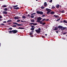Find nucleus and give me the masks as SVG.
<instances>
[{
	"label": "nucleus",
	"instance_id": "nucleus-1",
	"mask_svg": "<svg viewBox=\"0 0 67 67\" xmlns=\"http://www.w3.org/2000/svg\"><path fill=\"white\" fill-rule=\"evenodd\" d=\"M37 14H40V15H43V12L39 11H37Z\"/></svg>",
	"mask_w": 67,
	"mask_h": 67
},
{
	"label": "nucleus",
	"instance_id": "nucleus-2",
	"mask_svg": "<svg viewBox=\"0 0 67 67\" xmlns=\"http://www.w3.org/2000/svg\"><path fill=\"white\" fill-rule=\"evenodd\" d=\"M46 10L48 12H47V14H48L49 13H50V12L51 11V9H48V8L46 9Z\"/></svg>",
	"mask_w": 67,
	"mask_h": 67
},
{
	"label": "nucleus",
	"instance_id": "nucleus-3",
	"mask_svg": "<svg viewBox=\"0 0 67 67\" xmlns=\"http://www.w3.org/2000/svg\"><path fill=\"white\" fill-rule=\"evenodd\" d=\"M41 28H38V29L36 30L35 31L36 32H37V33H40V31H41Z\"/></svg>",
	"mask_w": 67,
	"mask_h": 67
},
{
	"label": "nucleus",
	"instance_id": "nucleus-4",
	"mask_svg": "<svg viewBox=\"0 0 67 67\" xmlns=\"http://www.w3.org/2000/svg\"><path fill=\"white\" fill-rule=\"evenodd\" d=\"M37 22H38L41 20V17H39L37 18Z\"/></svg>",
	"mask_w": 67,
	"mask_h": 67
},
{
	"label": "nucleus",
	"instance_id": "nucleus-5",
	"mask_svg": "<svg viewBox=\"0 0 67 67\" xmlns=\"http://www.w3.org/2000/svg\"><path fill=\"white\" fill-rule=\"evenodd\" d=\"M17 32H18V31L17 30H13V33L14 34H15V33H16Z\"/></svg>",
	"mask_w": 67,
	"mask_h": 67
},
{
	"label": "nucleus",
	"instance_id": "nucleus-6",
	"mask_svg": "<svg viewBox=\"0 0 67 67\" xmlns=\"http://www.w3.org/2000/svg\"><path fill=\"white\" fill-rule=\"evenodd\" d=\"M63 26H59L58 27V29H62Z\"/></svg>",
	"mask_w": 67,
	"mask_h": 67
},
{
	"label": "nucleus",
	"instance_id": "nucleus-7",
	"mask_svg": "<svg viewBox=\"0 0 67 67\" xmlns=\"http://www.w3.org/2000/svg\"><path fill=\"white\" fill-rule=\"evenodd\" d=\"M53 17L54 18H58V17H59V16L58 15H54V16H53Z\"/></svg>",
	"mask_w": 67,
	"mask_h": 67
},
{
	"label": "nucleus",
	"instance_id": "nucleus-8",
	"mask_svg": "<svg viewBox=\"0 0 67 67\" xmlns=\"http://www.w3.org/2000/svg\"><path fill=\"white\" fill-rule=\"evenodd\" d=\"M19 19V17L18 16H16L14 17V19Z\"/></svg>",
	"mask_w": 67,
	"mask_h": 67
},
{
	"label": "nucleus",
	"instance_id": "nucleus-9",
	"mask_svg": "<svg viewBox=\"0 0 67 67\" xmlns=\"http://www.w3.org/2000/svg\"><path fill=\"white\" fill-rule=\"evenodd\" d=\"M44 5L45 7H46V5H47V4L46 2H45L44 3Z\"/></svg>",
	"mask_w": 67,
	"mask_h": 67
},
{
	"label": "nucleus",
	"instance_id": "nucleus-10",
	"mask_svg": "<svg viewBox=\"0 0 67 67\" xmlns=\"http://www.w3.org/2000/svg\"><path fill=\"white\" fill-rule=\"evenodd\" d=\"M38 22V23H40V24H43V22L42 21H40Z\"/></svg>",
	"mask_w": 67,
	"mask_h": 67
},
{
	"label": "nucleus",
	"instance_id": "nucleus-11",
	"mask_svg": "<svg viewBox=\"0 0 67 67\" xmlns=\"http://www.w3.org/2000/svg\"><path fill=\"white\" fill-rule=\"evenodd\" d=\"M3 13H4L5 14H7L8 13V12H7L6 11H4L3 12Z\"/></svg>",
	"mask_w": 67,
	"mask_h": 67
},
{
	"label": "nucleus",
	"instance_id": "nucleus-12",
	"mask_svg": "<svg viewBox=\"0 0 67 67\" xmlns=\"http://www.w3.org/2000/svg\"><path fill=\"white\" fill-rule=\"evenodd\" d=\"M66 29V27H62V29L61 30L62 31H63V30H64L65 29Z\"/></svg>",
	"mask_w": 67,
	"mask_h": 67
},
{
	"label": "nucleus",
	"instance_id": "nucleus-13",
	"mask_svg": "<svg viewBox=\"0 0 67 67\" xmlns=\"http://www.w3.org/2000/svg\"><path fill=\"white\" fill-rule=\"evenodd\" d=\"M54 13H55L53 11H52V12H51L50 13V14H54Z\"/></svg>",
	"mask_w": 67,
	"mask_h": 67
},
{
	"label": "nucleus",
	"instance_id": "nucleus-14",
	"mask_svg": "<svg viewBox=\"0 0 67 67\" xmlns=\"http://www.w3.org/2000/svg\"><path fill=\"white\" fill-rule=\"evenodd\" d=\"M59 4L57 5L56 6V8H59Z\"/></svg>",
	"mask_w": 67,
	"mask_h": 67
},
{
	"label": "nucleus",
	"instance_id": "nucleus-15",
	"mask_svg": "<svg viewBox=\"0 0 67 67\" xmlns=\"http://www.w3.org/2000/svg\"><path fill=\"white\" fill-rule=\"evenodd\" d=\"M31 22H35V20L32 19L31 20Z\"/></svg>",
	"mask_w": 67,
	"mask_h": 67
},
{
	"label": "nucleus",
	"instance_id": "nucleus-16",
	"mask_svg": "<svg viewBox=\"0 0 67 67\" xmlns=\"http://www.w3.org/2000/svg\"><path fill=\"white\" fill-rule=\"evenodd\" d=\"M18 29H21V30H22L24 29V28H21L20 27H19L18 28Z\"/></svg>",
	"mask_w": 67,
	"mask_h": 67
},
{
	"label": "nucleus",
	"instance_id": "nucleus-17",
	"mask_svg": "<svg viewBox=\"0 0 67 67\" xmlns=\"http://www.w3.org/2000/svg\"><path fill=\"white\" fill-rule=\"evenodd\" d=\"M20 9V8L18 7H17L15 8H14V9H17V10H18Z\"/></svg>",
	"mask_w": 67,
	"mask_h": 67
},
{
	"label": "nucleus",
	"instance_id": "nucleus-18",
	"mask_svg": "<svg viewBox=\"0 0 67 67\" xmlns=\"http://www.w3.org/2000/svg\"><path fill=\"white\" fill-rule=\"evenodd\" d=\"M58 30V28H56L53 30V31H56V30Z\"/></svg>",
	"mask_w": 67,
	"mask_h": 67
},
{
	"label": "nucleus",
	"instance_id": "nucleus-19",
	"mask_svg": "<svg viewBox=\"0 0 67 67\" xmlns=\"http://www.w3.org/2000/svg\"><path fill=\"white\" fill-rule=\"evenodd\" d=\"M12 21V20L11 19H10L9 20H8L7 21V22H11Z\"/></svg>",
	"mask_w": 67,
	"mask_h": 67
},
{
	"label": "nucleus",
	"instance_id": "nucleus-20",
	"mask_svg": "<svg viewBox=\"0 0 67 67\" xmlns=\"http://www.w3.org/2000/svg\"><path fill=\"white\" fill-rule=\"evenodd\" d=\"M63 22H64V23H67V21H66V20H64L63 21Z\"/></svg>",
	"mask_w": 67,
	"mask_h": 67
},
{
	"label": "nucleus",
	"instance_id": "nucleus-21",
	"mask_svg": "<svg viewBox=\"0 0 67 67\" xmlns=\"http://www.w3.org/2000/svg\"><path fill=\"white\" fill-rule=\"evenodd\" d=\"M23 25L22 24H17V25H18V26H20L21 25Z\"/></svg>",
	"mask_w": 67,
	"mask_h": 67
},
{
	"label": "nucleus",
	"instance_id": "nucleus-22",
	"mask_svg": "<svg viewBox=\"0 0 67 67\" xmlns=\"http://www.w3.org/2000/svg\"><path fill=\"white\" fill-rule=\"evenodd\" d=\"M8 10L7 8H6L4 9V11H7Z\"/></svg>",
	"mask_w": 67,
	"mask_h": 67
},
{
	"label": "nucleus",
	"instance_id": "nucleus-23",
	"mask_svg": "<svg viewBox=\"0 0 67 67\" xmlns=\"http://www.w3.org/2000/svg\"><path fill=\"white\" fill-rule=\"evenodd\" d=\"M22 18L23 19H25L26 18V17H25V16H22Z\"/></svg>",
	"mask_w": 67,
	"mask_h": 67
},
{
	"label": "nucleus",
	"instance_id": "nucleus-24",
	"mask_svg": "<svg viewBox=\"0 0 67 67\" xmlns=\"http://www.w3.org/2000/svg\"><path fill=\"white\" fill-rule=\"evenodd\" d=\"M18 5H16L13 6V8H16V7H18Z\"/></svg>",
	"mask_w": 67,
	"mask_h": 67
},
{
	"label": "nucleus",
	"instance_id": "nucleus-25",
	"mask_svg": "<svg viewBox=\"0 0 67 67\" xmlns=\"http://www.w3.org/2000/svg\"><path fill=\"white\" fill-rule=\"evenodd\" d=\"M13 30H12V31H9V33H10V34H11V33H12L13 32Z\"/></svg>",
	"mask_w": 67,
	"mask_h": 67
},
{
	"label": "nucleus",
	"instance_id": "nucleus-26",
	"mask_svg": "<svg viewBox=\"0 0 67 67\" xmlns=\"http://www.w3.org/2000/svg\"><path fill=\"white\" fill-rule=\"evenodd\" d=\"M13 24H16V25H17V24H18V23L14 22L13 23Z\"/></svg>",
	"mask_w": 67,
	"mask_h": 67
},
{
	"label": "nucleus",
	"instance_id": "nucleus-27",
	"mask_svg": "<svg viewBox=\"0 0 67 67\" xmlns=\"http://www.w3.org/2000/svg\"><path fill=\"white\" fill-rule=\"evenodd\" d=\"M12 26L13 27H16V25H14L13 26Z\"/></svg>",
	"mask_w": 67,
	"mask_h": 67
},
{
	"label": "nucleus",
	"instance_id": "nucleus-28",
	"mask_svg": "<svg viewBox=\"0 0 67 67\" xmlns=\"http://www.w3.org/2000/svg\"><path fill=\"white\" fill-rule=\"evenodd\" d=\"M31 30H32V31H34V28H31Z\"/></svg>",
	"mask_w": 67,
	"mask_h": 67
},
{
	"label": "nucleus",
	"instance_id": "nucleus-29",
	"mask_svg": "<svg viewBox=\"0 0 67 67\" xmlns=\"http://www.w3.org/2000/svg\"><path fill=\"white\" fill-rule=\"evenodd\" d=\"M61 13H65V11H64V10H62L61 11Z\"/></svg>",
	"mask_w": 67,
	"mask_h": 67
},
{
	"label": "nucleus",
	"instance_id": "nucleus-30",
	"mask_svg": "<svg viewBox=\"0 0 67 67\" xmlns=\"http://www.w3.org/2000/svg\"><path fill=\"white\" fill-rule=\"evenodd\" d=\"M41 8L42 9H44V8H45V7H43V6H41Z\"/></svg>",
	"mask_w": 67,
	"mask_h": 67
},
{
	"label": "nucleus",
	"instance_id": "nucleus-31",
	"mask_svg": "<svg viewBox=\"0 0 67 67\" xmlns=\"http://www.w3.org/2000/svg\"><path fill=\"white\" fill-rule=\"evenodd\" d=\"M3 8H5V7H7V5H4L2 6Z\"/></svg>",
	"mask_w": 67,
	"mask_h": 67
},
{
	"label": "nucleus",
	"instance_id": "nucleus-32",
	"mask_svg": "<svg viewBox=\"0 0 67 67\" xmlns=\"http://www.w3.org/2000/svg\"><path fill=\"white\" fill-rule=\"evenodd\" d=\"M34 23H30V25H32V24H34Z\"/></svg>",
	"mask_w": 67,
	"mask_h": 67
},
{
	"label": "nucleus",
	"instance_id": "nucleus-33",
	"mask_svg": "<svg viewBox=\"0 0 67 67\" xmlns=\"http://www.w3.org/2000/svg\"><path fill=\"white\" fill-rule=\"evenodd\" d=\"M21 22H26V21H23V20H21Z\"/></svg>",
	"mask_w": 67,
	"mask_h": 67
},
{
	"label": "nucleus",
	"instance_id": "nucleus-34",
	"mask_svg": "<svg viewBox=\"0 0 67 67\" xmlns=\"http://www.w3.org/2000/svg\"><path fill=\"white\" fill-rule=\"evenodd\" d=\"M52 9H54V8H55V7L54 6H52Z\"/></svg>",
	"mask_w": 67,
	"mask_h": 67
},
{
	"label": "nucleus",
	"instance_id": "nucleus-35",
	"mask_svg": "<svg viewBox=\"0 0 67 67\" xmlns=\"http://www.w3.org/2000/svg\"><path fill=\"white\" fill-rule=\"evenodd\" d=\"M31 18H34V16H31Z\"/></svg>",
	"mask_w": 67,
	"mask_h": 67
},
{
	"label": "nucleus",
	"instance_id": "nucleus-36",
	"mask_svg": "<svg viewBox=\"0 0 67 67\" xmlns=\"http://www.w3.org/2000/svg\"><path fill=\"white\" fill-rule=\"evenodd\" d=\"M37 23H35V24H33V25H37Z\"/></svg>",
	"mask_w": 67,
	"mask_h": 67
},
{
	"label": "nucleus",
	"instance_id": "nucleus-37",
	"mask_svg": "<svg viewBox=\"0 0 67 67\" xmlns=\"http://www.w3.org/2000/svg\"><path fill=\"white\" fill-rule=\"evenodd\" d=\"M53 1L52 0H51L49 1V2H51V3H52V2Z\"/></svg>",
	"mask_w": 67,
	"mask_h": 67
},
{
	"label": "nucleus",
	"instance_id": "nucleus-38",
	"mask_svg": "<svg viewBox=\"0 0 67 67\" xmlns=\"http://www.w3.org/2000/svg\"><path fill=\"white\" fill-rule=\"evenodd\" d=\"M32 28H33L34 26L31 25L30 26Z\"/></svg>",
	"mask_w": 67,
	"mask_h": 67
},
{
	"label": "nucleus",
	"instance_id": "nucleus-39",
	"mask_svg": "<svg viewBox=\"0 0 67 67\" xmlns=\"http://www.w3.org/2000/svg\"><path fill=\"white\" fill-rule=\"evenodd\" d=\"M3 23H7V21H3Z\"/></svg>",
	"mask_w": 67,
	"mask_h": 67
},
{
	"label": "nucleus",
	"instance_id": "nucleus-40",
	"mask_svg": "<svg viewBox=\"0 0 67 67\" xmlns=\"http://www.w3.org/2000/svg\"><path fill=\"white\" fill-rule=\"evenodd\" d=\"M60 20V19H57V20H56V21H59V20Z\"/></svg>",
	"mask_w": 67,
	"mask_h": 67
},
{
	"label": "nucleus",
	"instance_id": "nucleus-41",
	"mask_svg": "<svg viewBox=\"0 0 67 67\" xmlns=\"http://www.w3.org/2000/svg\"><path fill=\"white\" fill-rule=\"evenodd\" d=\"M46 23H42V25H45V24Z\"/></svg>",
	"mask_w": 67,
	"mask_h": 67
},
{
	"label": "nucleus",
	"instance_id": "nucleus-42",
	"mask_svg": "<svg viewBox=\"0 0 67 67\" xmlns=\"http://www.w3.org/2000/svg\"><path fill=\"white\" fill-rule=\"evenodd\" d=\"M46 20V19H43L42 20V21H45Z\"/></svg>",
	"mask_w": 67,
	"mask_h": 67
},
{
	"label": "nucleus",
	"instance_id": "nucleus-43",
	"mask_svg": "<svg viewBox=\"0 0 67 67\" xmlns=\"http://www.w3.org/2000/svg\"><path fill=\"white\" fill-rule=\"evenodd\" d=\"M46 21H49V19H47L46 20Z\"/></svg>",
	"mask_w": 67,
	"mask_h": 67
},
{
	"label": "nucleus",
	"instance_id": "nucleus-44",
	"mask_svg": "<svg viewBox=\"0 0 67 67\" xmlns=\"http://www.w3.org/2000/svg\"><path fill=\"white\" fill-rule=\"evenodd\" d=\"M42 17H45V16H46L44 15H42Z\"/></svg>",
	"mask_w": 67,
	"mask_h": 67
},
{
	"label": "nucleus",
	"instance_id": "nucleus-45",
	"mask_svg": "<svg viewBox=\"0 0 67 67\" xmlns=\"http://www.w3.org/2000/svg\"><path fill=\"white\" fill-rule=\"evenodd\" d=\"M2 25H3V26H4V24H1Z\"/></svg>",
	"mask_w": 67,
	"mask_h": 67
},
{
	"label": "nucleus",
	"instance_id": "nucleus-46",
	"mask_svg": "<svg viewBox=\"0 0 67 67\" xmlns=\"http://www.w3.org/2000/svg\"><path fill=\"white\" fill-rule=\"evenodd\" d=\"M20 20H18L17 21L18 22H20Z\"/></svg>",
	"mask_w": 67,
	"mask_h": 67
},
{
	"label": "nucleus",
	"instance_id": "nucleus-47",
	"mask_svg": "<svg viewBox=\"0 0 67 67\" xmlns=\"http://www.w3.org/2000/svg\"><path fill=\"white\" fill-rule=\"evenodd\" d=\"M32 33L30 32V35H32Z\"/></svg>",
	"mask_w": 67,
	"mask_h": 67
},
{
	"label": "nucleus",
	"instance_id": "nucleus-48",
	"mask_svg": "<svg viewBox=\"0 0 67 67\" xmlns=\"http://www.w3.org/2000/svg\"><path fill=\"white\" fill-rule=\"evenodd\" d=\"M9 29L10 30H12V28H9Z\"/></svg>",
	"mask_w": 67,
	"mask_h": 67
},
{
	"label": "nucleus",
	"instance_id": "nucleus-49",
	"mask_svg": "<svg viewBox=\"0 0 67 67\" xmlns=\"http://www.w3.org/2000/svg\"><path fill=\"white\" fill-rule=\"evenodd\" d=\"M66 34V33H63V35H65Z\"/></svg>",
	"mask_w": 67,
	"mask_h": 67
},
{
	"label": "nucleus",
	"instance_id": "nucleus-50",
	"mask_svg": "<svg viewBox=\"0 0 67 67\" xmlns=\"http://www.w3.org/2000/svg\"><path fill=\"white\" fill-rule=\"evenodd\" d=\"M0 18L1 19H2V16H0Z\"/></svg>",
	"mask_w": 67,
	"mask_h": 67
},
{
	"label": "nucleus",
	"instance_id": "nucleus-51",
	"mask_svg": "<svg viewBox=\"0 0 67 67\" xmlns=\"http://www.w3.org/2000/svg\"><path fill=\"white\" fill-rule=\"evenodd\" d=\"M30 15L29 14L28 15V16H30Z\"/></svg>",
	"mask_w": 67,
	"mask_h": 67
},
{
	"label": "nucleus",
	"instance_id": "nucleus-52",
	"mask_svg": "<svg viewBox=\"0 0 67 67\" xmlns=\"http://www.w3.org/2000/svg\"><path fill=\"white\" fill-rule=\"evenodd\" d=\"M35 13H33V15H34H34H35Z\"/></svg>",
	"mask_w": 67,
	"mask_h": 67
},
{
	"label": "nucleus",
	"instance_id": "nucleus-53",
	"mask_svg": "<svg viewBox=\"0 0 67 67\" xmlns=\"http://www.w3.org/2000/svg\"><path fill=\"white\" fill-rule=\"evenodd\" d=\"M31 15H33V14H32Z\"/></svg>",
	"mask_w": 67,
	"mask_h": 67
},
{
	"label": "nucleus",
	"instance_id": "nucleus-54",
	"mask_svg": "<svg viewBox=\"0 0 67 67\" xmlns=\"http://www.w3.org/2000/svg\"><path fill=\"white\" fill-rule=\"evenodd\" d=\"M45 35L46 36H47V34H45Z\"/></svg>",
	"mask_w": 67,
	"mask_h": 67
},
{
	"label": "nucleus",
	"instance_id": "nucleus-55",
	"mask_svg": "<svg viewBox=\"0 0 67 67\" xmlns=\"http://www.w3.org/2000/svg\"><path fill=\"white\" fill-rule=\"evenodd\" d=\"M10 9H12V7H10Z\"/></svg>",
	"mask_w": 67,
	"mask_h": 67
},
{
	"label": "nucleus",
	"instance_id": "nucleus-56",
	"mask_svg": "<svg viewBox=\"0 0 67 67\" xmlns=\"http://www.w3.org/2000/svg\"><path fill=\"white\" fill-rule=\"evenodd\" d=\"M2 20L1 19H0V21H2Z\"/></svg>",
	"mask_w": 67,
	"mask_h": 67
},
{
	"label": "nucleus",
	"instance_id": "nucleus-57",
	"mask_svg": "<svg viewBox=\"0 0 67 67\" xmlns=\"http://www.w3.org/2000/svg\"><path fill=\"white\" fill-rule=\"evenodd\" d=\"M56 33H58V31H56Z\"/></svg>",
	"mask_w": 67,
	"mask_h": 67
},
{
	"label": "nucleus",
	"instance_id": "nucleus-58",
	"mask_svg": "<svg viewBox=\"0 0 67 67\" xmlns=\"http://www.w3.org/2000/svg\"><path fill=\"white\" fill-rule=\"evenodd\" d=\"M42 37L43 38H44V36H42Z\"/></svg>",
	"mask_w": 67,
	"mask_h": 67
},
{
	"label": "nucleus",
	"instance_id": "nucleus-59",
	"mask_svg": "<svg viewBox=\"0 0 67 67\" xmlns=\"http://www.w3.org/2000/svg\"><path fill=\"white\" fill-rule=\"evenodd\" d=\"M59 12H62V11H61V10H59Z\"/></svg>",
	"mask_w": 67,
	"mask_h": 67
},
{
	"label": "nucleus",
	"instance_id": "nucleus-60",
	"mask_svg": "<svg viewBox=\"0 0 67 67\" xmlns=\"http://www.w3.org/2000/svg\"><path fill=\"white\" fill-rule=\"evenodd\" d=\"M1 46V43H0V47Z\"/></svg>",
	"mask_w": 67,
	"mask_h": 67
},
{
	"label": "nucleus",
	"instance_id": "nucleus-61",
	"mask_svg": "<svg viewBox=\"0 0 67 67\" xmlns=\"http://www.w3.org/2000/svg\"><path fill=\"white\" fill-rule=\"evenodd\" d=\"M42 19H43V18H41V20H42Z\"/></svg>",
	"mask_w": 67,
	"mask_h": 67
},
{
	"label": "nucleus",
	"instance_id": "nucleus-62",
	"mask_svg": "<svg viewBox=\"0 0 67 67\" xmlns=\"http://www.w3.org/2000/svg\"><path fill=\"white\" fill-rule=\"evenodd\" d=\"M36 0V1H38V0Z\"/></svg>",
	"mask_w": 67,
	"mask_h": 67
},
{
	"label": "nucleus",
	"instance_id": "nucleus-63",
	"mask_svg": "<svg viewBox=\"0 0 67 67\" xmlns=\"http://www.w3.org/2000/svg\"><path fill=\"white\" fill-rule=\"evenodd\" d=\"M32 32H34V31H32Z\"/></svg>",
	"mask_w": 67,
	"mask_h": 67
},
{
	"label": "nucleus",
	"instance_id": "nucleus-64",
	"mask_svg": "<svg viewBox=\"0 0 67 67\" xmlns=\"http://www.w3.org/2000/svg\"><path fill=\"white\" fill-rule=\"evenodd\" d=\"M1 1H2V0H1Z\"/></svg>",
	"mask_w": 67,
	"mask_h": 67
}]
</instances>
